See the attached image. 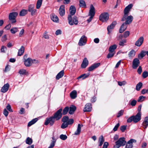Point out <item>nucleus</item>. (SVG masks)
Wrapping results in <instances>:
<instances>
[{"instance_id": "obj_1", "label": "nucleus", "mask_w": 148, "mask_h": 148, "mask_svg": "<svg viewBox=\"0 0 148 148\" xmlns=\"http://www.w3.org/2000/svg\"><path fill=\"white\" fill-rule=\"evenodd\" d=\"M141 113L138 112L135 116H132L128 118L127 120V123H130L133 121L134 123H136L139 121L141 119Z\"/></svg>"}, {"instance_id": "obj_2", "label": "nucleus", "mask_w": 148, "mask_h": 148, "mask_svg": "<svg viewBox=\"0 0 148 148\" xmlns=\"http://www.w3.org/2000/svg\"><path fill=\"white\" fill-rule=\"evenodd\" d=\"M115 143V145L114 146V148H119L123 146L126 143L125 138L124 137L120 138Z\"/></svg>"}, {"instance_id": "obj_3", "label": "nucleus", "mask_w": 148, "mask_h": 148, "mask_svg": "<svg viewBox=\"0 0 148 148\" xmlns=\"http://www.w3.org/2000/svg\"><path fill=\"white\" fill-rule=\"evenodd\" d=\"M68 20L69 24L71 25H73L74 24L77 25L78 21L77 16H75L73 18L71 15H69L68 16Z\"/></svg>"}, {"instance_id": "obj_4", "label": "nucleus", "mask_w": 148, "mask_h": 148, "mask_svg": "<svg viewBox=\"0 0 148 148\" xmlns=\"http://www.w3.org/2000/svg\"><path fill=\"white\" fill-rule=\"evenodd\" d=\"M18 15V13L16 12H13L9 14V19L11 21V23L13 24L16 22V18Z\"/></svg>"}, {"instance_id": "obj_5", "label": "nucleus", "mask_w": 148, "mask_h": 148, "mask_svg": "<svg viewBox=\"0 0 148 148\" xmlns=\"http://www.w3.org/2000/svg\"><path fill=\"white\" fill-rule=\"evenodd\" d=\"M62 109L60 108L55 112L52 116L56 119V121L60 119L62 116Z\"/></svg>"}, {"instance_id": "obj_6", "label": "nucleus", "mask_w": 148, "mask_h": 148, "mask_svg": "<svg viewBox=\"0 0 148 148\" xmlns=\"http://www.w3.org/2000/svg\"><path fill=\"white\" fill-rule=\"evenodd\" d=\"M56 119L53 117L51 116L49 118H47L44 123L45 125H47L49 124L51 126H52L54 124Z\"/></svg>"}, {"instance_id": "obj_7", "label": "nucleus", "mask_w": 148, "mask_h": 148, "mask_svg": "<svg viewBox=\"0 0 148 148\" xmlns=\"http://www.w3.org/2000/svg\"><path fill=\"white\" fill-rule=\"evenodd\" d=\"M133 18V17L131 15L129 16H126L125 17L124 16H123V17L121 20V21H124L126 20L125 22L124 23L127 25L129 24L132 22Z\"/></svg>"}, {"instance_id": "obj_8", "label": "nucleus", "mask_w": 148, "mask_h": 148, "mask_svg": "<svg viewBox=\"0 0 148 148\" xmlns=\"http://www.w3.org/2000/svg\"><path fill=\"white\" fill-rule=\"evenodd\" d=\"M109 15L108 13L104 12L101 14L99 17V19L100 21L103 22H104L107 21L108 19Z\"/></svg>"}, {"instance_id": "obj_9", "label": "nucleus", "mask_w": 148, "mask_h": 148, "mask_svg": "<svg viewBox=\"0 0 148 148\" xmlns=\"http://www.w3.org/2000/svg\"><path fill=\"white\" fill-rule=\"evenodd\" d=\"M34 5L33 4H31L29 5L27 11L31 13V15L33 16L35 15L36 13V10L34 9Z\"/></svg>"}, {"instance_id": "obj_10", "label": "nucleus", "mask_w": 148, "mask_h": 148, "mask_svg": "<svg viewBox=\"0 0 148 148\" xmlns=\"http://www.w3.org/2000/svg\"><path fill=\"white\" fill-rule=\"evenodd\" d=\"M86 37L84 35L82 36L79 40V45L80 46L84 45L86 43Z\"/></svg>"}, {"instance_id": "obj_11", "label": "nucleus", "mask_w": 148, "mask_h": 148, "mask_svg": "<svg viewBox=\"0 0 148 148\" xmlns=\"http://www.w3.org/2000/svg\"><path fill=\"white\" fill-rule=\"evenodd\" d=\"M133 5L132 4H130L126 7L124 10V17L126 16H128L130 9L132 8Z\"/></svg>"}, {"instance_id": "obj_12", "label": "nucleus", "mask_w": 148, "mask_h": 148, "mask_svg": "<svg viewBox=\"0 0 148 148\" xmlns=\"http://www.w3.org/2000/svg\"><path fill=\"white\" fill-rule=\"evenodd\" d=\"M26 61H28V64L29 65L32 64H38L39 63V61L38 60L36 59L32 60L29 58H28Z\"/></svg>"}, {"instance_id": "obj_13", "label": "nucleus", "mask_w": 148, "mask_h": 148, "mask_svg": "<svg viewBox=\"0 0 148 148\" xmlns=\"http://www.w3.org/2000/svg\"><path fill=\"white\" fill-rule=\"evenodd\" d=\"M144 38L143 36H141L135 42V45L138 47H140L143 44Z\"/></svg>"}, {"instance_id": "obj_14", "label": "nucleus", "mask_w": 148, "mask_h": 148, "mask_svg": "<svg viewBox=\"0 0 148 148\" xmlns=\"http://www.w3.org/2000/svg\"><path fill=\"white\" fill-rule=\"evenodd\" d=\"M95 14V9L94 7L92 4L90 5V9L89 11V15L90 16L93 17Z\"/></svg>"}, {"instance_id": "obj_15", "label": "nucleus", "mask_w": 148, "mask_h": 148, "mask_svg": "<svg viewBox=\"0 0 148 148\" xmlns=\"http://www.w3.org/2000/svg\"><path fill=\"white\" fill-rule=\"evenodd\" d=\"M9 87L10 85L8 83L4 84L1 90V92L3 93L6 92L8 90Z\"/></svg>"}, {"instance_id": "obj_16", "label": "nucleus", "mask_w": 148, "mask_h": 148, "mask_svg": "<svg viewBox=\"0 0 148 148\" xmlns=\"http://www.w3.org/2000/svg\"><path fill=\"white\" fill-rule=\"evenodd\" d=\"M92 109L91 104L90 103H87L85 106V107L84 109V112H90Z\"/></svg>"}, {"instance_id": "obj_17", "label": "nucleus", "mask_w": 148, "mask_h": 148, "mask_svg": "<svg viewBox=\"0 0 148 148\" xmlns=\"http://www.w3.org/2000/svg\"><path fill=\"white\" fill-rule=\"evenodd\" d=\"M59 12L60 15L62 16L65 14V8L64 5H62L60 7L59 10Z\"/></svg>"}, {"instance_id": "obj_18", "label": "nucleus", "mask_w": 148, "mask_h": 148, "mask_svg": "<svg viewBox=\"0 0 148 148\" xmlns=\"http://www.w3.org/2000/svg\"><path fill=\"white\" fill-rule=\"evenodd\" d=\"M136 140L133 139H131L129 140L126 144L125 148H132L133 147L132 143Z\"/></svg>"}, {"instance_id": "obj_19", "label": "nucleus", "mask_w": 148, "mask_h": 148, "mask_svg": "<svg viewBox=\"0 0 148 148\" xmlns=\"http://www.w3.org/2000/svg\"><path fill=\"white\" fill-rule=\"evenodd\" d=\"M127 27V25L124 23H123L121 25L119 29V33H123L126 29Z\"/></svg>"}, {"instance_id": "obj_20", "label": "nucleus", "mask_w": 148, "mask_h": 148, "mask_svg": "<svg viewBox=\"0 0 148 148\" xmlns=\"http://www.w3.org/2000/svg\"><path fill=\"white\" fill-rule=\"evenodd\" d=\"M76 11L75 8L74 6L71 5L70 8V13L71 16L73 15L75 13Z\"/></svg>"}, {"instance_id": "obj_21", "label": "nucleus", "mask_w": 148, "mask_h": 148, "mask_svg": "<svg viewBox=\"0 0 148 148\" xmlns=\"http://www.w3.org/2000/svg\"><path fill=\"white\" fill-rule=\"evenodd\" d=\"M76 109V107L74 106H71L69 108V113L70 114H73L74 113Z\"/></svg>"}, {"instance_id": "obj_22", "label": "nucleus", "mask_w": 148, "mask_h": 148, "mask_svg": "<svg viewBox=\"0 0 148 148\" xmlns=\"http://www.w3.org/2000/svg\"><path fill=\"white\" fill-rule=\"evenodd\" d=\"M142 125L145 129L148 126V116L145 118L144 121Z\"/></svg>"}, {"instance_id": "obj_23", "label": "nucleus", "mask_w": 148, "mask_h": 148, "mask_svg": "<svg viewBox=\"0 0 148 148\" xmlns=\"http://www.w3.org/2000/svg\"><path fill=\"white\" fill-rule=\"evenodd\" d=\"M83 126L82 125H81L79 124H78L77 130L75 132V135H77L80 134L81 131V127Z\"/></svg>"}, {"instance_id": "obj_24", "label": "nucleus", "mask_w": 148, "mask_h": 148, "mask_svg": "<svg viewBox=\"0 0 148 148\" xmlns=\"http://www.w3.org/2000/svg\"><path fill=\"white\" fill-rule=\"evenodd\" d=\"M70 95L72 99H75L77 97V92L75 90H73L71 92Z\"/></svg>"}, {"instance_id": "obj_25", "label": "nucleus", "mask_w": 148, "mask_h": 148, "mask_svg": "<svg viewBox=\"0 0 148 148\" xmlns=\"http://www.w3.org/2000/svg\"><path fill=\"white\" fill-rule=\"evenodd\" d=\"M25 50V47L23 46H22L18 50V56H21L23 55Z\"/></svg>"}, {"instance_id": "obj_26", "label": "nucleus", "mask_w": 148, "mask_h": 148, "mask_svg": "<svg viewBox=\"0 0 148 148\" xmlns=\"http://www.w3.org/2000/svg\"><path fill=\"white\" fill-rule=\"evenodd\" d=\"M64 71L63 70L61 71L57 75L56 77V79L57 80L59 79L60 78L62 77L64 75Z\"/></svg>"}, {"instance_id": "obj_27", "label": "nucleus", "mask_w": 148, "mask_h": 148, "mask_svg": "<svg viewBox=\"0 0 148 148\" xmlns=\"http://www.w3.org/2000/svg\"><path fill=\"white\" fill-rule=\"evenodd\" d=\"M51 20L54 22H57L58 21V18L56 15L52 14L51 15Z\"/></svg>"}, {"instance_id": "obj_28", "label": "nucleus", "mask_w": 148, "mask_h": 148, "mask_svg": "<svg viewBox=\"0 0 148 148\" xmlns=\"http://www.w3.org/2000/svg\"><path fill=\"white\" fill-rule=\"evenodd\" d=\"M104 141V139L102 135H101L99 138L98 142L99 146H101Z\"/></svg>"}, {"instance_id": "obj_29", "label": "nucleus", "mask_w": 148, "mask_h": 148, "mask_svg": "<svg viewBox=\"0 0 148 148\" xmlns=\"http://www.w3.org/2000/svg\"><path fill=\"white\" fill-rule=\"evenodd\" d=\"M145 55V51H142L138 55V58L140 60L142 59Z\"/></svg>"}, {"instance_id": "obj_30", "label": "nucleus", "mask_w": 148, "mask_h": 148, "mask_svg": "<svg viewBox=\"0 0 148 148\" xmlns=\"http://www.w3.org/2000/svg\"><path fill=\"white\" fill-rule=\"evenodd\" d=\"M38 119L37 118H36L32 119V121L29 122L27 125L28 127H30L32 125L34 124L37 121Z\"/></svg>"}, {"instance_id": "obj_31", "label": "nucleus", "mask_w": 148, "mask_h": 148, "mask_svg": "<svg viewBox=\"0 0 148 148\" xmlns=\"http://www.w3.org/2000/svg\"><path fill=\"white\" fill-rule=\"evenodd\" d=\"M18 73L21 75H28V72L26 70L24 69H21L19 70Z\"/></svg>"}, {"instance_id": "obj_32", "label": "nucleus", "mask_w": 148, "mask_h": 148, "mask_svg": "<svg viewBox=\"0 0 148 148\" xmlns=\"http://www.w3.org/2000/svg\"><path fill=\"white\" fill-rule=\"evenodd\" d=\"M27 13V10L25 9L22 10L19 13V16H24Z\"/></svg>"}, {"instance_id": "obj_33", "label": "nucleus", "mask_w": 148, "mask_h": 148, "mask_svg": "<svg viewBox=\"0 0 148 148\" xmlns=\"http://www.w3.org/2000/svg\"><path fill=\"white\" fill-rule=\"evenodd\" d=\"M90 73H84L80 75L78 78L79 79L82 78V79H84L88 77Z\"/></svg>"}, {"instance_id": "obj_34", "label": "nucleus", "mask_w": 148, "mask_h": 148, "mask_svg": "<svg viewBox=\"0 0 148 148\" xmlns=\"http://www.w3.org/2000/svg\"><path fill=\"white\" fill-rule=\"evenodd\" d=\"M136 52L134 50H131L128 54V56L130 58L134 57L135 54Z\"/></svg>"}, {"instance_id": "obj_35", "label": "nucleus", "mask_w": 148, "mask_h": 148, "mask_svg": "<svg viewBox=\"0 0 148 148\" xmlns=\"http://www.w3.org/2000/svg\"><path fill=\"white\" fill-rule=\"evenodd\" d=\"M42 2V0H38L36 3V8L37 9H39L41 7Z\"/></svg>"}, {"instance_id": "obj_36", "label": "nucleus", "mask_w": 148, "mask_h": 148, "mask_svg": "<svg viewBox=\"0 0 148 148\" xmlns=\"http://www.w3.org/2000/svg\"><path fill=\"white\" fill-rule=\"evenodd\" d=\"M69 110V108L68 106L65 107L62 111V114L63 115H65L68 112Z\"/></svg>"}, {"instance_id": "obj_37", "label": "nucleus", "mask_w": 148, "mask_h": 148, "mask_svg": "<svg viewBox=\"0 0 148 148\" xmlns=\"http://www.w3.org/2000/svg\"><path fill=\"white\" fill-rule=\"evenodd\" d=\"M26 143L29 145L31 144L33 142L32 139L29 137L27 138L25 141Z\"/></svg>"}, {"instance_id": "obj_38", "label": "nucleus", "mask_w": 148, "mask_h": 148, "mask_svg": "<svg viewBox=\"0 0 148 148\" xmlns=\"http://www.w3.org/2000/svg\"><path fill=\"white\" fill-rule=\"evenodd\" d=\"M116 47L117 46L116 45H112V57L114 56L115 53L114 50L116 48Z\"/></svg>"}, {"instance_id": "obj_39", "label": "nucleus", "mask_w": 148, "mask_h": 148, "mask_svg": "<svg viewBox=\"0 0 148 148\" xmlns=\"http://www.w3.org/2000/svg\"><path fill=\"white\" fill-rule=\"evenodd\" d=\"M52 138L53 140H52L51 143L48 148H53L55 146L56 140H55V139L54 137H52Z\"/></svg>"}, {"instance_id": "obj_40", "label": "nucleus", "mask_w": 148, "mask_h": 148, "mask_svg": "<svg viewBox=\"0 0 148 148\" xmlns=\"http://www.w3.org/2000/svg\"><path fill=\"white\" fill-rule=\"evenodd\" d=\"M142 86L143 84L141 82H139L137 84L136 86V89L138 91L139 90Z\"/></svg>"}, {"instance_id": "obj_41", "label": "nucleus", "mask_w": 148, "mask_h": 148, "mask_svg": "<svg viewBox=\"0 0 148 148\" xmlns=\"http://www.w3.org/2000/svg\"><path fill=\"white\" fill-rule=\"evenodd\" d=\"M79 5L81 7H85L86 6V4L84 1L83 0H80L79 1Z\"/></svg>"}, {"instance_id": "obj_42", "label": "nucleus", "mask_w": 148, "mask_h": 148, "mask_svg": "<svg viewBox=\"0 0 148 148\" xmlns=\"http://www.w3.org/2000/svg\"><path fill=\"white\" fill-rule=\"evenodd\" d=\"M139 59L137 58L134 59L133 61V65H138L140 64Z\"/></svg>"}, {"instance_id": "obj_43", "label": "nucleus", "mask_w": 148, "mask_h": 148, "mask_svg": "<svg viewBox=\"0 0 148 148\" xmlns=\"http://www.w3.org/2000/svg\"><path fill=\"white\" fill-rule=\"evenodd\" d=\"M99 65H91L88 68V71H91L94 70V69L97 68Z\"/></svg>"}, {"instance_id": "obj_44", "label": "nucleus", "mask_w": 148, "mask_h": 148, "mask_svg": "<svg viewBox=\"0 0 148 148\" xmlns=\"http://www.w3.org/2000/svg\"><path fill=\"white\" fill-rule=\"evenodd\" d=\"M12 34H15L18 31V28L17 27H13L10 30Z\"/></svg>"}, {"instance_id": "obj_45", "label": "nucleus", "mask_w": 148, "mask_h": 148, "mask_svg": "<svg viewBox=\"0 0 148 148\" xmlns=\"http://www.w3.org/2000/svg\"><path fill=\"white\" fill-rule=\"evenodd\" d=\"M69 119L68 116H64L62 119V121L63 122H67Z\"/></svg>"}, {"instance_id": "obj_46", "label": "nucleus", "mask_w": 148, "mask_h": 148, "mask_svg": "<svg viewBox=\"0 0 148 148\" xmlns=\"http://www.w3.org/2000/svg\"><path fill=\"white\" fill-rule=\"evenodd\" d=\"M60 138L61 140H65L67 138V137L66 135L61 134L60 136Z\"/></svg>"}, {"instance_id": "obj_47", "label": "nucleus", "mask_w": 148, "mask_h": 148, "mask_svg": "<svg viewBox=\"0 0 148 148\" xmlns=\"http://www.w3.org/2000/svg\"><path fill=\"white\" fill-rule=\"evenodd\" d=\"M88 62L87 58H85L83 61L81 65H88Z\"/></svg>"}, {"instance_id": "obj_48", "label": "nucleus", "mask_w": 148, "mask_h": 148, "mask_svg": "<svg viewBox=\"0 0 148 148\" xmlns=\"http://www.w3.org/2000/svg\"><path fill=\"white\" fill-rule=\"evenodd\" d=\"M142 76L144 78H145L148 76V72L147 71H144L142 74Z\"/></svg>"}, {"instance_id": "obj_49", "label": "nucleus", "mask_w": 148, "mask_h": 148, "mask_svg": "<svg viewBox=\"0 0 148 148\" xmlns=\"http://www.w3.org/2000/svg\"><path fill=\"white\" fill-rule=\"evenodd\" d=\"M68 125L67 122H63L61 126V128L62 129H64L67 127Z\"/></svg>"}, {"instance_id": "obj_50", "label": "nucleus", "mask_w": 148, "mask_h": 148, "mask_svg": "<svg viewBox=\"0 0 148 148\" xmlns=\"http://www.w3.org/2000/svg\"><path fill=\"white\" fill-rule=\"evenodd\" d=\"M6 109L10 112H12L13 111L11 108L10 105L9 104H8L6 106Z\"/></svg>"}, {"instance_id": "obj_51", "label": "nucleus", "mask_w": 148, "mask_h": 148, "mask_svg": "<svg viewBox=\"0 0 148 148\" xmlns=\"http://www.w3.org/2000/svg\"><path fill=\"white\" fill-rule=\"evenodd\" d=\"M124 110H121L119 111L118 113L116 116L117 117H119L120 116L122 115L123 113Z\"/></svg>"}, {"instance_id": "obj_52", "label": "nucleus", "mask_w": 148, "mask_h": 148, "mask_svg": "<svg viewBox=\"0 0 148 148\" xmlns=\"http://www.w3.org/2000/svg\"><path fill=\"white\" fill-rule=\"evenodd\" d=\"M126 125L121 126L120 128L122 132H124L126 129Z\"/></svg>"}, {"instance_id": "obj_53", "label": "nucleus", "mask_w": 148, "mask_h": 148, "mask_svg": "<svg viewBox=\"0 0 148 148\" xmlns=\"http://www.w3.org/2000/svg\"><path fill=\"white\" fill-rule=\"evenodd\" d=\"M118 85L120 86H121L123 85H124L126 84V82L125 81H123L122 82H118Z\"/></svg>"}, {"instance_id": "obj_54", "label": "nucleus", "mask_w": 148, "mask_h": 148, "mask_svg": "<svg viewBox=\"0 0 148 148\" xmlns=\"http://www.w3.org/2000/svg\"><path fill=\"white\" fill-rule=\"evenodd\" d=\"M130 34V32L128 31L125 32L123 34V37L124 38H126Z\"/></svg>"}, {"instance_id": "obj_55", "label": "nucleus", "mask_w": 148, "mask_h": 148, "mask_svg": "<svg viewBox=\"0 0 148 148\" xmlns=\"http://www.w3.org/2000/svg\"><path fill=\"white\" fill-rule=\"evenodd\" d=\"M108 30V34L110 35L111 32V25H110L108 26L107 28Z\"/></svg>"}, {"instance_id": "obj_56", "label": "nucleus", "mask_w": 148, "mask_h": 148, "mask_svg": "<svg viewBox=\"0 0 148 148\" xmlns=\"http://www.w3.org/2000/svg\"><path fill=\"white\" fill-rule=\"evenodd\" d=\"M3 114L5 115V116L7 117L8 114V112L6 110V108H5L3 111Z\"/></svg>"}, {"instance_id": "obj_57", "label": "nucleus", "mask_w": 148, "mask_h": 148, "mask_svg": "<svg viewBox=\"0 0 148 148\" xmlns=\"http://www.w3.org/2000/svg\"><path fill=\"white\" fill-rule=\"evenodd\" d=\"M120 125V124L119 123H118L114 127L113 129V131L114 132H115L117 130L118 128L119 127Z\"/></svg>"}, {"instance_id": "obj_58", "label": "nucleus", "mask_w": 148, "mask_h": 148, "mask_svg": "<svg viewBox=\"0 0 148 148\" xmlns=\"http://www.w3.org/2000/svg\"><path fill=\"white\" fill-rule=\"evenodd\" d=\"M136 101L135 100H133L131 101L130 104L132 106H134L136 105Z\"/></svg>"}, {"instance_id": "obj_59", "label": "nucleus", "mask_w": 148, "mask_h": 148, "mask_svg": "<svg viewBox=\"0 0 148 148\" xmlns=\"http://www.w3.org/2000/svg\"><path fill=\"white\" fill-rule=\"evenodd\" d=\"M28 55L27 54H25L23 56V59L24 60V62L25 64H26L27 62L28 64V61H26V60L28 58H27Z\"/></svg>"}, {"instance_id": "obj_60", "label": "nucleus", "mask_w": 148, "mask_h": 148, "mask_svg": "<svg viewBox=\"0 0 148 148\" xmlns=\"http://www.w3.org/2000/svg\"><path fill=\"white\" fill-rule=\"evenodd\" d=\"M126 42V41L125 40H123L121 41L119 43V45L120 46H123L124 45V43Z\"/></svg>"}, {"instance_id": "obj_61", "label": "nucleus", "mask_w": 148, "mask_h": 148, "mask_svg": "<svg viewBox=\"0 0 148 148\" xmlns=\"http://www.w3.org/2000/svg\"><path fill=\"white\" fill-rule=\"evenodd\" d=\"M109 53L107 56V58H111V46H110L109 49Z\"/></svg>"}, {"instance_id": "obj_62", "label": "nucleus", "mask_w": 148, "mask_h": 148, "mask_svg": "<svg viewBox=\"0 0 148 148\" xmlns=\"http://www.w3.org/2000/svg\"><path fill=\"white\" fill-rule=\"evenodd\" d=\"M145 97L143 96H140L138 98V102H140V101H143L144 100V99Z\"/></svg>"}, {"instance_id": "obj_63", "label": "nucleus", "mask_w": 148, "mask_h": 148, "mask_svg": "<svg viewBox=\"0 0 148 148\" xmlns=\"http://www.w3.org/2000/svg\"><path fill=\"white\" fill-rule=\"evenodd\" d=\"M74 122V120L73 119H71L69 120H68L67 122L68 124L70 125L73 123Z\"/></svg>"}, {"instance_id": "obj_64", "label": "nucleus", "mask_w": 148, "mask_h": 148, "mask_svg": "<svg viewBox=\"0 0 148 148\" xmlns=\"http://www.w3.org/2000/svg\"><path fill=\"white\" fill-rule=\"evenodd\" d=\"M108 145V143L107 142H106L104 143L102 148H107Z\"/></svg>"}]
</instances>
